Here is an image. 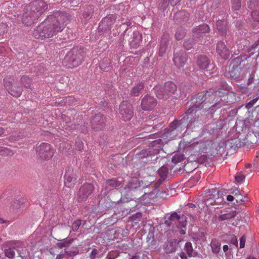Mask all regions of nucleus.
<instances>
[{
    "mask_svg": "<svg viewBox=\"0 0 259 259\" xmlns=\"http://www.w3.org/2000/svg\"><path fill=\"white\" fill-rule=\"evenodd\" d=\"M73 239H63L60 241V242L57 243L58 247L62 248L65 247H68L73 241Z\"/></svg>",
    "mask_w": 259,
    "mask_h": 259,
    "instance_id": "7c9ffc66",
    "label": "nucleus"
},
{
    "mask_svg": "<svg viewBox=\"0 0 259 259\" xmlns=\"http://www.w3.org/2000/svg\"><path fill=\"white\" fill-rule=\"evenodd\" d=\"M223 249L225 252L227 251L229 249L228 246L227 245H224L223 247Z\"/></svg>",
    "mask_w": 259,
    "mask_h": 259,
    "instance_id": "052dcab7",
    "label": "nucleus"
},
{
    "mask_svg": "<svg viewBox=\"0 0 259 259\" xmlns=\"http://www.w3.org/2000/svg\"><path fill=\"white\" fill-rule=\"evenodd\" d=\"M253 54H254V53H253V52H251V54H250V55L249 56H247L246 55H244V56H242V57H243V58H242V60H243V61H244V60H247V59L248 58H249V57H250V56H251V55H252Z\"/></svg>",
    "mask_w": 259,
    "mask_h": 259,
    "instance_id": "13d9d810",
    "label": "nucleus"
},
{
    "mask_svg": "<svg viewBox=\"0 0 259 259\" xmlns=\"http://www.w3.org/2000/svg\"><path fill=\"white\" fill-rule=\"evenodd\" d=\"M237 212L235 210L227 211L226 213L221 214L218 217V220L220 221H223L230 220L234 218L236 215Z\"/></svg>",
    "mask_w": 259,
    "mask_h": 259,
    "instance_id": "5701e85b",
    "label": "nucleus"
},
{
    "mask_svg": "<svg viewBox=\"0 0 259 259\" xmlns=\"http://www.w3.org/2000/svg\"><path fill=\"white\" fill-rule=\"evenodd\" d=\"M179 125V121L177 120H175L169 125V130L171 131L176 130Z\"/></svg>",
    "mask_w": 259,
    "mask_h": 259,
    "instance_id": "ea45409f",
    "label": "nucleus"
},
{
    "mask_svg": "<svg viewBox=\"0 0 259 259\" xmlns=\"http://www.w3.org/2000/svg\"><path fill=\"white\" fill-rule=\"evenodd\" d=\"M197 41L195 38L192 37L186 40L184 42V48L187 50H190L194 46V44Z\"/></svg>",
    "mask_w": 259,
    "mask_h": 259,
    "instance_id": "c756f323",
    "label": "nucleus"
},
{
    "mask_svg": "<svg viewBox=\"0 0 259 259\" xmlns=\"http://www.w3.org/2000/svg\"><path fill=\"white\" fill-rule=\"evenodd\" d=\"M6 151H8V149L7 148L0 147V154H3V153L6 152Z\"/></svg>",
    "mask_w": 259,
    "mask_h": 259,
    "instance_id": "6e6d98bb",
    "label": "nucleus"
},
{
    "mask_svg": "<svg viewBox=\"0 0 259 259\" xmlns=\"http://www.w3.org/2000/svg\"><path fill=\"white\" fill-rule=\"evenodd\" d=\"M246 259H257L255 257L252 256V255H249L247 257Z\"/></svg>",
    "mask_w": 259,
    "mask_h": 259,
    "instance_id": "0e129e2a",
    "label": "nucleus"
},
{
    "mask_svg": "<svg viewBox=\"0 0 259 259\" xmlns=\"http://www.w3.org/2000/svg\"><path fill=\"white\" fill-rule=\"evenodd\" d=\"M81 225L80 220H77L74 222L72 224V229L73 231H77Z\"/></svg>",
    "mask_w": 259,
    "mask_h": 259,
    "instance_id": "a19ab883",
    "label": "nucleus"
},
{
    "mask_svg": "<svg viewBox=\"0 0 259 259\" xmlns=\"http://www.w3.org/2000/svg\"><path fill=\"white\" fill-rule=\"evenodd\" d=\"M66 100V102L72 104L74 101L75 99L73 97H68Z\"/></svg>",
    "mask_w": 259,
    "mask_h": 259,
    "instance_id": "8fccbe9b",
    "label": "nucleus"
},
{
    "mask_svg": "<svg viewBox=\"0 0 259 259\" xmlns=\"http://www.w3.org/2000/svg\"><path fill=\"white\" fill-rule=\"evenodd\" d=\"M145 85L143 82H139L136 83L130 91L131 95L133 96H139L144 91Z\"/></svg>",
    "mask_w": 259,
    "mask_h": 259,
    "instance_id": "6ab92c4d",
    "label": "nucleus"
},
{
    "mask_svg": "<svg viewBox=\"0 0 259 259\" xmlns=\"http://www.w3.org/2000/svg\"><path fill=\"white\" fill-rule=\"evenodd\" d=\"M119 113L124 121H128L133 116L134 112L132 105L127 101H123L119 105Z\"/></svg>",
    "mask_w": 259,
    "mask_h": 259,
    "instance_id": "1a4fd4ad",
    "label": "nucleus"
},
{
    "mask_svg": "<svg viewBox=\"0 0 259 259\" xmlns=\"http://www.w3.org/2000/svg\"><path fill=\"white\" fill-rule=\"evenodd\" d=\"M123 24H125L128 26H130L132 25V22L131 21H127L123 23Z\"/></svg>",
    "mask_w": 259,
    "mask_h": 259,
    "instance_id": "e2e57ef3",
    "label": "nucleus"
},
{
    "mask_svg": "<svg viewBox=\"0 0 259 259\" xmlns=\"http://www.w3.org/2000/svg\"><path fill=\"white\" fill-rule=\"evenodd\" d=\"M247 4L250 9H253L259 6V3L257 0H250Z\"/></svg>",
    "mask_w": 259,
    "mask_h": 259,
    "instance_id": "c9c22d12",
    "label": "nucleus"
},
{
    "mask_svg": "<svg viewBox=\"0 0 259 259\" xmlns=\"http://www.w3.org/2000/svg\"><path fill=\"white\" fill-rule=\"evenodd\" d=\"M187 55L186 52L181 51L174 54L173 61L175 65L178 68H183L187 61Z\"/></svg>",
    "mask_w": 259,
    "mask_h": 259,
    "instance_id": "ddd939ff",
    "label": "nucleus"
},
{
    "mask_svg": "<svg viewBox=\"0 0 259 259\" xmlns=\"http://www.w3.org/2000/svg\"><path fill=\"white\" fill-rule=\"evenodd\" d=\"M136 217L137 218H140L141 217V213H138L136 214Z\"/></svg>",
    "mask_w": 259,
    "mask_h": 259,
    "instance_id": "774afa93",
    "label": "nucleus"
},
{
    "mask_svg": "<svg viewBox=\"0 0 259 259\" xmlns=\"http://www.w3.org/2000/svg\"><path fill=\"white\" fill-rule=\"evenodd\" d=\"M116 21V17L113 14L109 15L104 17L102 20V24H105L108 27L111 26L113 25Z\"/></svg>",
    "mask_w": 259,
    "mask_h": 259,
    "instance_id": "393cba45",
    "label": "nucleus"
},
{
    "mask_svg": "<svg viewBox=\"0 0 259 259\" xmlns=\"http://www.w3.org/2000/svg\"><path fill=\"white\" fill-rule=\"evenodd\" d=\"M176 85L171 81L166 82L163 88L156 87L155 93L158 98L166 100L177 91Z\"/></svg>",
    "mask_w": 259,
    "mask_h": 259,
    "instance_id": "423d86ee",
    "label": "nucleus"
},
{
    "mask_svg": "<svg viewBox=\"0 0 259 259\" xmlns=\"http://www.w3.org/2000/svg\"><path fill=\"white\" fill-rule=\"evenodd\" d=\"M259 99V97H257L255 98L252 99L250 101H249L248 103H247L246 104V108L248 109L251 108L254 105V104L257 102V101Z\"/></svg>",
    "mask_w": 259,
    "mask_h": 259,
    "instance_id": "58836bf2",
    "label": "nucleus"
},
{
    "mask_svg": "<svg viewBox=\"0 0 259 259\" xmlns=\"http://www.w3.org/2000/svg\"><path fill=\"white\" fill-rule=\"evenodd\" d=\"M234 195L238 199H239L241 201L242 200V196L241 194H237V193H235V194H234Z\"/></svg>",
    "mask_w": 259,
    "mask_h": 259,
    "instance_id": "864d4df0",
    "label": "nucleus"
},
{
    "mask_svg": "<svg viewBox=\"0 0 259 259\" xmlns=\"http://www.w3.org/2000/svg\"><path fill=\"white\" fill-rule=\"evenodd\" d=\"M94 190L93 185L91 184H84L80 188L78 192L77 200L78 201H82L86 200L92 193Z\"/></svg>",
    "mask_w": 259,
    "mask_h": 259,
    "instance_id": "9b49d317",
    "label": "nucleus"
},
{
    "mask_svg": "<svg viewBox=\"0 0 259 259\" xmlns=\"http://www.w3.org/2000/svg\"><path fill=\"white\" fill-rule=\"evenodd\" d=\"M253 131L255 135L258 134L259 135V128L258 130L256 129L255 125H254V128L253 129Z\"/></svg>",
    "mask_w": 259,
    "mask_h": 259,
    "instance_id": "bf43d9fd",
    "label": "nucleus"
},
{
    "mask_svg": "<svg viewBox=\"0 0 259 259\" xmlns=\"http://www.w3.org/2000/svg\"><path fill=\"white\" fill-rule=\"evenodd\" d=\"M209 30V27L208 25L206 24H203L202 25H200L196 29V31L199 33H206L208 32Z\"/></svg>",
    "mask_w": 259,
    "mask_h": 259,
    "instance_id": "72a5a7b5",
    "label": "nucleus"
},
{
    "mask_svg": "<svg viewBox=\"0 0 259 259\" xmlns=\"http://www.w3.org/2000/svg\"><path fill=\"white\" fill-rule=\"evenodd\" d=\"M211 143V147H210L209 152H211V155L214 156L216 154H220L223 156L226 152V145L224 142L220 143L212 142Z\"/></svg>",
    "mask_w": 259,
    "mask_h": 259,
    "instance_id": "4468645a",
    "label": "nucleus"
},
{
    "mask_svg": "<svg viewBox=\"0 0 259 259\" xmlns=\"http://www.w3.org/2000/svg\"><path fill=\"white\" fill-rule=\"evenodd\" d=\"M234 197L231 195H229L227 197V199L229 201H232L234 200Z\"/></svg>",
    "mask_w": 259,
    "mask_h": 259,
    "instance_id": "5fc2aeb1",
    "label": "nucleus"
},
{
    "mask_svg": "<svg viewBox=\"0 0 259 259\" xmlns=\"http://www.w3.org/2000/svg\"><path fill=\"white\" fill-rule=\"evenodd\" d=\"M245 241L246 239L244 236L241 237V238L240 239V248L244 247Z\"/></svg>",
    "mask_w": 259,
    "mask_h": 259,
    "instance_id": "a18cd8bd",
    "label": "nucleus"
},
{
    "mask_svg": "<svg viewBox=\"0 0 259 259\" xmlns=\"http://www.w3.org/2000/svg\"><path fill=\"white\" fill-rule=\"evenodd\" d=\"M165 223L169 226L176 225L178 228H184L187 225L186 217L184 215L180 216L175 212L170 215L169 220Z\"/></svg>",
    "mask_w": 259,
    "mask_h": 259,
    "instance_id": "9d476101",
    "label": "nucleus"
},
{
    "mask_svg": "<svg viewBox=\"0 0 259 259\" xmlns=\"http://www.w3.org/2000/svg\"><path fill=\"white\" fill-rule=\"evenodd\" d=\"M20 82L22 85L28 89L31 85V79L27 76L24 75L21 78Z\"/></svg>",
    "mask_w": 259,
    "mask_h": 259,
    "instance_id": "c85d7f7f",
    "label": "nucleus"
},
{
    "mask_svg": "<svg viewBox=\"0 0 259 259\" xmlns=\"http://www.w3.org/2000/svg\"><path fill=\"white\" fill-rule=\"evenodd\" d=\"M231 243L234 244L236 247L238 246V241L235 236H234L231 241Z\"/></svg>",
    "mask_w": 259,
    "mask_h": 259,
    "instance_id": "de8ad7c7",
    "label": "nucleus"
},
{
    "mask_svg": "<svg viewBox=\"0 0 259 259\" xmlns=\"http://www.w3.org/2000/svg\"><path fill=\"white\" fill-rule=\"evenodd\" d=\"M217 200L214 199V198L209 197L206 200H205V204L207 206L209 205H213L214 203L216 202Z\"/></svg>",
    "mask_w": 259,
    "mask_h": 259,
    "instance_id": "37998d69",
    "label": "nucleus"
},
{
    "mask_svg": "<svg viewBox=\"0 0 259 259\" xmlns=\"http://www.w3.org/2000/svg\"><path fill=\"white\" fill-rule=\"evenodd\" d=\"M77 171L73 169L69 168L65 172L64 179V185L68 188L74 187L77 179Z\"/></svg>",
    "mask_w": 259,
    "mask_h": 259,
    "instance_id": "f8f14e48",
    "label": "nucleus"
},
{
    "mask_svg": "<svg viewBox=\"0 0 259 259\" xmlns=\"http://www.w3.org/2000/svg\"><path fill=\"white\" fill-rule=\"evenodd\" d=\"M167 45V40L162 38L160 41V45L159 48V56L162 57L165 53Z\"/></svg>",
    "mask_w": 259,
    "mask_h": 259,
    "instance_id": "cd10ccee",
    "label": "nucleus"
},
{
    "mask_svg": "<svg viewBox=\"0 0 259 259\" xmlns=\"http://www.w3.org/2000/svg\"><path fill=\"white\" fill-rule=\"evenodd\" d=\"M180 0H161L159 3V7L160 9L164 10L166 9L168 4L172 6L176 5Z\"/></svg>",
    "mask_w": 259,
    "mask_h": 259,
    "instance_id": "b1692460",
    "label": "nucleus"
},
{
    "mask_svg": "<svg viewBox=\"0 0 259 259\" xmlns=\"http://www.w3.org/2000/svg\"><path fill=\"white\" fill-rule=\"evenodd\" d=\"M210 64L209 58L205 55H199L196 61L197 66L201 69H206Z\"/></svg>",
    "mask_w": 259,
    "mask_h": 259,
    "instance_id": "a211bd4d",
    "label": "nucleus"
},
{
    "mask_svg": "<svg viewBox=\"0 0 259 259\" xmlns=\"http://www.w3.org/2000/svg\"><path fill=\"white\" fill-rule=\"evenodd\" d=\"M5 133V130L4 128L0 127V136Z\"/></svg>",
    "mask_w": 259,
    "mask_h": 259,
    "instance_id": "680f3d73",
    "label": "nucleus"
},
{
    "mask_svg": "<svg viewBox=\"0 0 259 259\" xmlns=\"http://www.w3.org/2000/svg\"><path fill=\"white\" fill-rule=\"evenodd\" d=\"M122 184V181H119L116 178H112L105 182V188L114 189L119 187Z\"/></svg>",
    "mask_w": 259,
    "mask_h": 259,
    "instance_id": "aec40b11",
    "label": "nucleus"
},
{
    "mask_svg": "<svg viewBox=\"0 0 259 259\" xmlns=\"http://www.w3.org/2000/svg\"><path fill=\"white\" fill-rule=\"evenodd\" d=\"M47 8V4L42 0H36L26 5L22 18L23 23L27 26L32 25Z\"/></svg>",
    "mask_w": 259,
    "mask_h": 259,
    "instance_id": "f03ea898",
    "label": "nucleus"
},
{
    "mask_svg": "<svg viewBox=\"0 0 259 259\" xmlns=\"http://www.w3.org/2000/svg\"><path fill=\"white\" fill-rule=\"evenodd\" d=\"M168 169L164 166L160 167L158 171V175L160 177V179L158 180L159 184H161L166 178L168 174Z\"/></svg>",
    "mask_w": 259,
    "mask_h": 259,
    "instance_id": "4be33fe9",
    "label": "nucleus"
},
{
    "mask_svg": "<svg viewBox=\"0 0 259 259\" xmlns=\"http://www.w3.org/2000/svg\"><path fill=\"white\" fill-rule=\"evenodd\" d=\"M65 253L69 256L75 255L76 254V253L75 251H72L71 250H66Z\"/></svg>",
    "mask_w": 259,
    "mask_h": 259,
    "instance_id": "09e8293b",
    "label": "nucleus"
},
{
    "mask_svg": "<svg viewBox=\"0 0 259 259\" xmlns=\"http://www.w3.org/2000/svg\"><path fill=\"white\" fill-rule=\"evenodd\" d=\"M55 152V150L52 146L47 143H43L36 148V154L37 158L40 160H48L52 158Z\"/></svg>",
    "mask_w": 259,
    "mask_h": 259,
    "instance_id": "39448f33",
    "label": "nucleus"
},
{
    "mask_svg": "<svg viewBox=\"0 0 259 259\" xmlns=\"http://www.w3.org/2000/svg\"><path fill=\"white\" fill-rule=\"evenodd\" d=\"M63 257V254H59L57 256V259H61Z\"/></svg>",
    "mask_w": 259,
    "mask_h": 259,
    "instance_id": "69168bd1",
    "label": "nucleus"
},
{
    "mask_svg": "<svg viewBox=\"0 0 259 259\" xmlns=\"http://www.w3.org/2000/svg\"><path fill=\"white\" fill-rule=\"evenodd\" d=\"M194 111V107H192V108H189L187 111V114L188 115L191 114L192 113V112Z\"/></svg>",
    "mask_w": 259,
    "mask_h": 259,
    "instance_id": "4d7b16f0",
    "label": "nucleus"
},
{
    "mask_svg": "<svg viewBox=\"0 0 259 259\" xmlns=\"http://www.w3.org/2000/svg\"><path fill=\"white\" fill-rule=\"evenodd\" d=\"M225 95L230 96L232 97L233 99H235V95L234 92H223L220 89H210L205 94L202 93H199L196 97V102L201 104L207 100V102H210V103L214 102V104L212 105L211 107H217L219 108L221 106L218 107L217 104L220 101L223 100V97Z\"/></svg>",
    "mask_w": 259,
    "mask_h": 259,
    "instance_id": "7ed1b4c3",
    "label": "nucleus"
},
{
    "mask_svg": "<svg viewBox=\"0 0 259 259\" xmlns=\"http://www.w3.org/2000/svg\"><path fill=\"white\" fill-rule=\"evenodd\" d=\"M105 118L101 113L96 114L91 121L93 128L96 131L102 129L105 125Z\"/></svg>",
    "mask_w": 259,
    "mask_h": 259,
    "instance_id": "2eb2a0df",
    "label": "nucleus"
},
{
    "mask_svg": "<svg viewBox=\"0 0 259 259\" xmlns=\"http://www.w3.org/2000/svg\"><path fill=\"white\" fill-rule=\"evenodd\" d=\"M5 253L6 256L9 258H12L15 256V253L12 248H9L5 250Z\"/></svg>",
    "mask_w": 259,
    "mask_h": 259,
    "instance_id": "4c0bfd02",
    "label": "nucleus"
},
{
    "mask_svg": "<svg viewBox=\"0 0 259 259\" xmlns=\"http://www.w3.org/2000/svg\"><path fill=\"white\" fill-rule=\"evenodd\" d=\"M131 259H139V256L136 255L133 256Z\"/></svg>",
    "mask_w": 259,
    "mask_h": 259,
    "instance_id": "338daca9",
    "label": "nucleus"
},
{
    "mask_svg": "<svg viewBox=\"0 0 259 259\" xmlns=\"http://www.w3.org/2000/svg\"><path fill=\"white\" fill-rule=\"evenodd\" d=\"M251 17L252 19L255 21L259 22V12L257 11H254L251 13Z\"/></svg>",
    "mask_w": 259,
    "mask_h": 259,
    "instance_id": "79ce46f5",
    "label": "nucleus"
},
{
    "mask_svg": "<svg viewBox=\"0 0 259 259\" xmlns=\"http://www.w3.org/2000/svg\"><path fill=\"white\" fill-rule=\"evenodd\" d=\"M216 50L219 55L224 59H227L230 55V51L222 41L218 42Z\"/></svg>",
    "mask_w": 259,
    "mask_h": 259,
    "instance_id": "f3484780",
    "label": "nucleus"
},
{
    "mask_svg": "<svg viewBox=\"0 0 259 259\" xmlns=\"http://www.w3.org/2000/svg\"><path fill=\"white\" fill-rule=\"evenodd\" d=\"M185 35V30L182 28H179L176 32L175 36L177 40H181L184 37Z\"/></svg>",
    "mask_w": 259,
    "mask_h": 259,
    "instance_id": "473e14b6",
    "label": "nucleus"
},
{
    "mask_svg": "<svg viewBox=\"0 0 259 259\" xmlns=\"http://www.w3.org/2000/svg\"><path fill=\"white\" fill-rule=\"evenodd\" d=\"M157 104L155 99L150 96H146L142 101L141 107L144 110L152 109Z\"/></svg>",
    "mask_w": 259,
    "mask_h": 259,
    "instance_id": "dca6fc26",
    "label": "nucleus"
},
{
    "mask_svg": "<svg viewBox=\"0 0 259 259\" xmlns=\"http://www.w3.org/2000/svg\"><path fill=\"white\" fill-rule=\"evenodd\" d=\"M169 245H170V247H171L170 249H169V247H168L165 248V252L166 253H171L176 251V249L172 246V243H170Z\"/></svg>",
    "mask_w": 259,
    "mask_h": 259,
    "instance_id": "c03bdc74",
    "label": "nucleus"
},
{
    "mask_svg": "<svg viewBox=\"0 0 259 259\" xmlns=\"http://www.w3.org/2000/svg\"><path fill=\"white\" fill-rule=\"evenodd\" d=\"M97 253H98V250L95 248L93 249L90 254V257L92 259L96 257Z\"/></svg>",
    "mask_w": 259,
    "mask_h": 259,
    "instance_id": "49530a36",
    "label": "nucleus"
},
{
    "mask_svg": "<svg viewBox=\"0 0 259 259\" xmlns=\"http://www.w3.org/2000/svg\"><path fill=\"white\" fill-rule=\"evenodd\" d=\"M123 39L127 41L132 48H137L142 41V36L138 31H133L126 29L124 32Z\"/></svg>",
    "mask_w": 259,
    "mask_h": 259,
    "instance_id": "0eeeda50",
    "label": "nucleus"
},
{
    "mask_svg": "<svg viewBox=\"0 0 259 259\" xmlns=\"http://www.w3.org/2000/svg\"><path fill=\"white\" fill-rule=\"evenodd\" d=\"M235 179L238 183L241 184L244 181L245 176L242 172H239L236 174Z\"/></svg>",
    "mask_w": 259,
    "mask_h": 259,
    "instance_id": "e433bc0d",
    "label": "nucleus"
},
{
    "mask_svg": "<svg viewBox=\"0 0 259 259\" xmlns=\"http://www.w3.org/2000/svg\"><path fill=\"white\" fill-rule=\"evenodd\" d=\"M140 183L137 179L132 180L124 188L126 192L135 190L140 187Z\"/></svg>",
    "mask_w": 259,
    "mask_h": 259,
    "instance_id": "a878e982",
    "label": "nucleus"
},
{
    "mask_svg": "<svg viewBox=\"0 0 259 259\" xmlns=\"http://www.w3.org/2000/svg\"><path fill=\"white\" fill-rule=\"evenodd\" d=\"M258 45L255 43V42L251 46V47L248 49V51L251 52L252 50L256 48Z\"/></svg>",
    "mask_w": 259,
    "mask_h": 259,
    "instance_id": "603ef678",
    "label": "nucleus"
},
{
    "mask_svg": "<svg viewBox=\"0 0 259 259\" xmlns=\"http://www.w3.org/2000/svg\"><path fill=\"white\" fill-rule=\"evenodd\" d=\"M4 85L9 93L14 97H19L22 92L21 88H17L14 85L15 83V79L11 76H7L4 79Z\"/></svg>",
    "mask_w": 259,
    "mask_h": 259,
    "instance_id": "6e6552de",
    "label": "nucleus"
},
{
    "mask_svg": "<svg viewBox=\"0 0 259 259\" xmlns=\"http://www.w3.org/2000/svg\"><path fill=\"white\" fill-rule=\"evenodd\" d=\"M232 8L234 11H238L241 8L240 0H232Z\"/></svg>",
    "mask_w": 259,
    "mask_h": 259,
    "instance_id": "f704fd0d",
    "label": "nucleus"
},
{
    "mask_svg": "<svg viewBox=\"0 0 259 259\" xmlns=\"http://www.w3.org/2000/svg\"><path fill=\"white\" fill-rule=\"evenodd\" d=\"M180 256L181 259H188L186 254L183 251L180 253Z\"/></svg>",
    "mask_w": 259,
    "mask_h": 259,
    "instance_id": "3c124183",
    "label": "nucleus"
},
{
    "mask_svg": "<svg viewBox=\"0 0 259 259\" xmlns=\"http://www.w3.org/2000/svg\"><path fill=\"white\" fill-rule=\"evenodd\" d=\"M184 249L189 257H196L198 254L197 252L194 250L192 244L191 242H187L185 243Z\"/></svg>",
    "mask_w": 259,
    "mask_h": 259,
    "instance_id": "412c9836",
    "label": "nucleus"
},
{
    "mask_svg": "<svg viewBox=\"0 0 259 259\" xmlns=\"http://www.w3.org/2000/svg\"><path fill=\"white\" fill-rule=\"evenodd\" d=\"M217 27L220 34L222 35H226L227 33L226 27L223 21L218 20L217 22Z\"/></svg>",
    "mask_w": 259,
    "mask_h": 259,
    "instance_id": "bb28decb",
    "label": "nucleus"
},
{
    "mask_svg": "<svg viewBox=\"0 0 259 259\" xmlns=\"http://www.w3.org/2000/svg\"><path fill=\"white\" fill-rule=\"evenodd\" d=\"M211 248L212 249V251L214 253H218L221 249V243L218 241H212L210 243Z\"/></svg>",
    "mask_w": 259,
    "mask_h": 259,
    "instance_id": "2f4dec72",
    "label": "nucleus"
},
{
    "mask_svg": "<svg viewBox=\"0 0 259 259\" xmlns=\"http://www.w3.org/2000/svg\"><path fill=\"white\" fill-rule=\"evenodd\" d=\"M85 55L83 49L74 48L65 57L63 60V64L68 68L77 67L83 61Z\"/></svg>",
    "mask_w": 259,
    "mask_h": 259,
    "instance_id": "20e7f679",
    "label": "nucleus"
},
{
    "mask_svg": "<svg viewBox=\"0 0 259 259\" xmlns=\"http://www.w3.org/2000/svg\"><path fill=\"white\" fill-rule=\"evenodd\" d=\"M69 20V15L67 13L56 12L37 27L33 32V36L41 39L52 37L62 31Z\"/></svg>",
    "mask_w": 259,
    "mask_h": 259,
    "instance_id": "f257e3e1",
    "label": "nucleus"
}]
</instances>
